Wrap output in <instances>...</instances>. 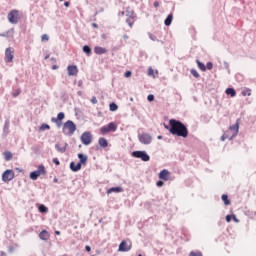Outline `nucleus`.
Masks as SVG:
<instances>
[{"label": "nucleus", "instance_id": "37", "mask_svg": "<svg viewBox=\"0 0 256 256\" xmlns=\"http://www.w3.org/2000/svg\"><path fill=\"white\" fill-rule=\"evenodd\" d=\"M190 73L193 77H195V79H199V77H201V75L199 74V72H197V70L195 68H192L190 70Z\"/></svg>", "mask_w": 256, "mask_h": 256}, {"label": "nucleus", "instance_id": "62", "mask_svg": "<svg viewBox=\"0 0 256 256\" xmlns=\"http://www.w3.org/2000/svg\"><path fill=\"white\" fill-rule=\"evenodd\" d=\"M92 27H93L94 29H99V24H97V23H92Z\"/></svg>", "mask_w": 256, "mask_h": 256}, {"label": "nucleus", "instance_id": "28", "mask_svg": "<svg viewBox=\"0 0 256 256\" xmlns=\"http://www.w3.org/2000/svg\"><path fill=\"white\" fill-rule=\"evenodd\" d=\"M60 99L63 101V103H67V101H69V94H67V91L62 90L60 92Z\"/></svg>", "mask_w": 256, "mask_h": 256}, {"label": "nucleus", "instance_id": "14", "mask_svg": "<svg viewBox=\"0 0 256 256\" xmlns=\"http://www.w3.org/2000/svg\"><path fill=\"white\" fill-rule=\"evenodd\" d=\"M77 157H78V163L82 167H85V165H87V162L89 161V156H87V154L85 153H78Z\"/></svg>", "mask_w": 256, "mask_h": 256}, {"label": "nucleus", "instance_id": "58", "mask_svg": "<svg viewBox=\"0 0 256 256\" xmlns=\"http://www.w3.org/2000/svg\"><path fill=\"white\" fill-rule=\"evenodd\" d=\"M241 93H242V96H243V97H247V95H248V96L251 95V92H249V93L247 94V92H246L245 90H243Z\"/></svg>", "mask_w": 256, "mask_h": 256}, {"label": "nucleus", "instance_id": "11", "mask_svg": "<svg viewBox=\"0 0 256 256\" xmlns=\"http://www.w3.org/2000/svg\"><path fill=\"white\" fill-rule=\"evenodd\" d=\"M109 147V141L105 137H100L98 139V145H96L95 151H99V149H107Z\"/></svg>", "mask_w": 256, "mask_h": 256}, {"label": "nucleus", "instance_id": "35", "mask_svg": "<svg viewBox=\"0 0 256 256\" xmlns=\"http://www.w3.org/2000/svg\"><path fill=\"white\" fill-rule=\"evenodd\" d=\"M101 135H107L108 133H111L108 126L104 125L100 128Z\"/></svg>", "mask_w": 256, "mask_h": 256}, {"label": "nucleus", "instance_id": "27", "mask_svg": "<svg viewBox=\"0 0 256 256\" xmlns=\"http://www.w3.org/2000/svg\"><path fill=\"white\" fill-rule=\"evenodd\" d=\"M221 200L223 201V203L226 207H229V205H231V199H229L228 194H222Z\"/></svg>", "mask_w": 256, "mask_h": 256}, {"label": "nucleus", "instance_id": "39", "mask_svg": "<svg viewBox=\"0 0 256 256\" xmlns=\"http://www.w3.org/2000/svg\"><path fill=\"white\" fill-rule=\"evenodd\" d=\"M19 95H21V88H17L12 92V97H14V99H16V97H18Z\"/></svg>", "mask_w": 256, "mask_h": 256}, {"label": "nucleus", "instance_id": "23", "mask_svg": "<svg viewBox=\"0 0 256 256\" xmlns=\"http://www.w3.org/2000/svg\"><path fill=\"white\" fill-rule=\"evenodd\" d=\"M11 123L9 122V119L5 120L4 126H3V137H7L9 134V127Z\"/></svg>", "mask_w": 256, "mask_h": 256}, {"label": "nucleus", "instance_id": "7", "mask_svg": "<svg viewBox=\"0 0 256 256\" xmlns=\"http://www.w3.org/2000/svg\"><path fill=\"white\" fill-rule=\"evenodd\" d=\"M80 141L82 145L88 147V145L93 143V134L90 131H85L80 136Z\"/></svg>", "mask_w": 256, "mask_h": 256}, {"label": "nucleus", "instance_id": "40", "mask_svg": "<svg viewBox=\"0 0 256 256\" xmlns=\"http://www.w3.org/2000/svg\"><path fill=\"white\" fill-rule=\"evenodd\" d=\"M127 17L128 19H135L137 16L135 15V11H127Z\"/></svg>", "mask_w": 256, "mask_h": 256}, {"label": "nucleus", "instance_id": "33", "mask_svg": "<svg viewBox=\"0 0 256 256\" xmlns=\"http://www.w3.org/2000/svg\"><path fill=\"white\" fill-rule=\"evenodd\" d=\"M118 109H119V105H117V103L110 102L109 111H111L112 113H115V111H117Z\"/></svg>", "mask_w": 256, "mask_h": 256}, {"label": "nucleus", "instance_id": "38", "mask_svg": "<svg viewBox=\"0 0 256 256\" xmlns=\"http://www.w3.org/2000/svg\"><path fill=\"white\" fill-rule=\"evenodd\" d=\"M63 119H65V112H59L57 114V117L55 118V120L57 121H63Z\"/></svg>", "mask_w": 256, "mask_h": 256}, {"label": "nucleus", "instance_id": "56", "mask_svg": "<svg viewBox=\"0 0 256 256\" xmlns=\"http://www.w3.org/2000/svg\"><path fill=\"white\" fill-rule=\"evenodd\" d=\"M85 252H86V253H91V246L86 245V246H85Z\"/></svg>", "mask_w": 256, "mask_h": 256}, {"label": "nucleus", "instance_id": "52", "mask_svg": "<svg viewBox=\"0 0 256 256\" xmlns=\"http://www.w3.org/2000/svg\"><path fill=\"white\" fill-rule=\"evenodd\" d=\"M148 75H149L150 77H154V76H155V70L150 67V68L148 69Z\"/></svg>", "mask_w": 256, "mask_h": 256}, {"label": "nucleus", "instance_id": "43", "mask_svg": "<svg viewBox=\"0 0 256 256\" xmlns=\"http://www.w3.org/2000/svg\"><path fill=\"white\" fill-rule=\"evenodd\" d=\"M126 23L129 27H133V25L135 24V21H133L132 18H127L126 19Z\"/></svg>", "mask_w": 256, "mask_h": 256}, {"label": "nucleus", "instance_id": "47", "mask_svg": "<svg viewBox=\"0 0 256 256\" xmlns=\"http://www.w3.org/2000/svg\"><path fill=\"white\" fill-rule=\"evenodd\" d=\"M41 41H42V43H45V42L49 41V35L43 34L41 36Z\"/></svg>", "mask_w": 256, "mask_h": 256}, {"label": "nucleus", "instance_id": "29", "mask_svg": "<svg viewBox=\"0 0 256 256\" xmlns=\"http://www.w3.org/2000/svg\"><path fill=\"white\" fill-rule=\"evenodd\" d=\"M244 215H246V217H249V219H255L256 211H253V210H250V209H246L244 211Z\"/></svg>", "mask_w": 256, "mask_h": 256}, {"label": "nucleus", "instance_id": "32", "mask_svg": "<svg viewBox=\"0 0 256 256\" xmlns=\"http://www.w3.org/2000/svg\"><path fill=\"white\" fill-rule=\"evenodd\" d=\"M230 131H234L237 135L239 134V119L236 120V123L230 126Z\"/></svg>", "mask_w": 256, "mask_h": 256}, {"label": "nucleus", "instance_id": "53", "mask_svg": "<svg viewBox=\"0 0 256 256\" xmlns=\"http://www.w3.org/2000/svg\"><path fill=\"white\" fill-rule=\"evenodd\" d=\"M232 221H234V223L240 222L239 218H237V215H235V214H232Z\"/></svg>", "mask_w": 256, "mask_h": 256}, {"label": "nucleus", "instance_id": "57", "mask_svg": "<svg viewBox=\"0 0 256 256\" xmlns=\"http://www.w3.org/2000/svg\"><path fill=\"white\" fill-rule=\"evenodd\" d=\"M236 135H237V133H233L231 136H228L229 141H233V139H235Z\"/></svg>", "mask_w": 256, "mask_h": 256}, {"label": "nucleus", "instance_id": "63", "mask_svg": "<svg viewBox=\"0 0 256 256\" xmlns=\"http://www.w3.org/2000/svg\"><path fill=\"white\" fill-rule=\"evenodd\" d=\"M153 6H154L155 8L159 7V1H154Z\"/></svg>", "mask_w": 256, "mask_h": 256}, {"label": "nucleus", "instance_id": "51", "mask_svg": "<svg viewBox=\"0 0 256 256\" xmlns=\"http://www.w3.org/2000/svg\"><path fill=\"white\" fill-rule=\"evenodd\" d=\"M52 163H54V165H56L57 167H59V165H61V161H59V158H53Z\"/></svg>", "mask_w": 256, "mask_h": 256}, {"label": "nucleus", "instance_id": "45", "mask_svg": "<svg viewBox=\"0 0 256 256\" xmlns=\"http://www.w3.org/2000/svg\"><path fill=\"white\" fill-rule=\"evenodd\" d=\"M232 219H233V214H228L225 216L226 223H231Z\"/></svg>", "mask_w": 256, "mask_h": 256}, {"label": "nucleus", "instance_id": "30", "mask_svg": "<svg viewBox=\"0 0 256 256\" xmlns=\"http://www.w3.org/2000/svg\"><path fill=\"white\" fill-rule=\"evenodd\" d=\"M13 33H15V28H11L4 33H0V37H13Z\"/></svg>", "mask_w": 256, "mask_h": 256}, {"label": "nucleus", "instance_id": "46", "mask_svg": "<svg viewBox=\"0 0 256 256\" xmlns=\"http://www.w3.org/2000/svg\"><path fill=\"white\" fill-rule=\"evenodd\" d=\"M235 79L238 83H241V81H243V75L238 73L235 75Z\"/></svg>", "mask_w": 256, "mask_h": 256}, {"label": "nucleus", "instance_id": "6", "mask_svg": "<svg viewBox=\"0 0 256 256\" xmlns=\"http://www.w3.org/2000/svg\"><path fill=\"white\" fill-rule=\"evenodd\" d=\"M8 22L11 23V25H17L19 23V10L12 9L9 11L7 15Z\"/></svg>", "mask_w": 256, "mask_h": 256}, {"label": "nucleus", "instance_id": "31", "mask_svg": "<svg viewBox=\"0 0 256 256\" xmlns=\"http://www.w3.org/2000/svg\"><path fill=\"white\" fill-rule=\"evenodd\" d=\"M196 65L198 67V69H200V71H202L203 73H205L206 71V67H205V63H203L201 60L196 59Z\"/></svg>", "mask_w": 256, "mask_h": 256}, {"label": "nucleus", "instance_id": "55", "mask_svg": "<svg viewBox=\"0 0 256 256\" xmlns=\"http://www.w3.org/2000/svg\"><path fill=\"white\" fill-rule=\"evenodd\" d=\"M90 101H91L92 105H97V97L92 96Z\"/></svg>", "mask_w": 256, "mask_h": 256}, {"label": "nucleus", "instance_id": "60", "mask_svg": "<svg viewBox=\"0 0 256 256\" xmlns=\"http://www.w3.org/2000/svg\"><path fill=\"white\" fill-rule=\"evenodd\" d=\"M224 68H226V69H227V71H228V73H229V63L224 62Z\"/></svg>", "mask_w": 256, "mask_h": 256}, {"label": "nucleus", "instance_id": "26", "mask_svg": "<svg viewBox=\"0 0 256 256\" xmlns=\"http://www.w3.org/2000/svg\"><path fill=\"white\" fill-rule=\"evenodd\" d=\"M106 126L108 127L110 133H115V131H117V123L115 122H109L108 124H106Z\"/></svg>", "mask_w": 256, "mask_h": 256}, {"label": "nucleus", "instance_id": "5", "mask_svg": "<svg viewBox=\"0 0 256 256\" xmlns=\"http://www.w3.org/2000/svg\"><path fill=\"white\" fill-rule=\"evenodd\" d=\"M133 249V242L131 239H123L118 246V253H129Z\"/></svg>", "mask_w": 256, "mask_h": 256}, {"label": "nucleus", "instance_id": "61", "mask_svg": "<svg viewBox=\"0 0 256 256\" xmlns=\"http://www.w3.org/2000/svg\"><path fill=\"white\" fill-rule=\"evenodd\" d=\"M78 87L83 88V80L78 81Z\"/></svg>", "mask_w": 256, "mask_h": 256}, {"label": "nucleus", "instance_id": "10", "mask_svg": "<svg viewBox=\"0 0 256 256\" xmlns=\"http://www.w3.org/2000/svg\"><path fill=\"white\" fill-rule=\"evenodd\" d=\"M4 59L5 63H13V59H15V50L11 47L6 48Z\"/></svg>", "mask_w": 256, "mask_h": 256}, {"label": "nucleus", "instance_id": "18", "mask_svg": "<svg viewBox=\"0 0 256 256\" xmlns=\"http://www.w3.org/2000/svg\"><path fill=\"white\" fill-rule=\"evenodd\" d=\"M94 53L95 55H105V53H107V48L101 47V46H95Z\"/></svg>", "mask_w": 256, "mask_h": 256}, {"label": "nucleus", "instance_id": "25", "mask_svg": "<svg viewBox=\"0 0 256 256\" xmlns=\"http://www.w3.org/2000/svg\"><path fill=\"white\" fill-rule=\"evenodd\" d=\"M4 161H11L13 159V152L5 150L3 152Z\"/></svg>", "mask_w": 256, "mask_h": 256}, {"label": "nucleus", "instance_id": "50", "mask_svg": "<svg viewBox=\"0 0 256 256\" xmlns=\"http://www.w3.org/2000/svg\"><path fill=\"white\" fill-rule=\"evenodd\" d=\"M147 101H149V103L155 101V95L149 94V95L147 96Z\"/></svg>", "mask_w": 256, "mask_h": 256}, {"label": "nucleus", "instance_id": "34", "mask_svg": "<svg viewBox=\"0 0 256 256\" xmlns=\"http://www.w3.org/2000/svg\"><path fill=\"white\" fill-rule=\"evenodd\" d=\"M49 129H51V126L47 123H42L39 126V131H49Z\"/></svg>", "mask_w": 256, "mask_h": 256}, {"label": "nucleus", "instance_id": "4", "mask_svg": "<svg viewBox=\"0 0 256 256\" xmlns=\"http://www.w3.org/2000/svg\"><path fill=\"white\" fill-rule=\"evenodd\" d=\"M131 157H134V159H141L144 163L151 161V156L145 150H134L131 153Z\"/></svg>", "mask_w": 256, "mask_h": 256}, {"label": "nucleus", "instance_id": "9", "mask_svg": "<svg viewBox=\"0 0 256 256\" xmlns=\"http://www.w3.org/2000/svg\"><path fill=\"white\" fill-rule=\"evenodd\" d=\"M13 179H15V171H13V169H6L2 173L3 183H9L10 181H13Z\"/></svg>", "mask_w": 256, "mask_h": 256}, {"label": "nucleus", "instance_id": "64", "mask_svg": "<svg viewBox=\"0 0 256 256\" xmlns=\"http://www.w3.org/2000/svg\"><path fill=\"white\" fill-rule=\"evenodd\" d=\"M53 183H60V182H59V178H57V177L55 176L54 179H53Z\"/></svg>", "mask_w": 256, "mask_h": 256}, {"label": "nucleus", "instance_id": "3", "mask_svg": "<svg viewBox=\"0 0 256 256\" xmlns=\"http://www.w3.org/2000/svg\"><path fill=\"white\" fill-rule=\"evenodd\" d=\"M41 175H47V168H45L43 164H39L36 170L29 173V179H31V181H37Z\"/></svg>", "mask_w": 256, "mask_h": 256}, {"label": "nucleus", "instance_id": "36", "mask_svg": "<svg viewBox=\"0 0 256 256\" xmlns=\"http://www.w3.org/2000/svg\"><path fill=\"white\" fill-rule=\"evenodd\" d=\"M51 122L56 124V127L60 129L63 126V120H55V117L51 118Z\"/></svg>", "mask_w": 256, "mask_h": 256}, {"label": "nucleus", "instance_id": "19", "mask_svg": "<svg viewBox=\"0 0 256 256\" xmlns=\"http://www.w3.org/2000/svg\"><path fill=\"white\" fill-rule=\"evenodd\" d=\"M82 51L85 53L86 57H91V55H93V48L87 44L82 47Z\"/></svg>", "mask_w": 256, "mask_h": 256}, {"label": "nucleus", "instance_id": "17", "mask_svg": "<svg viewBox=\"0 0 256 256\" xmlns=\"http://www.w3.org/2000/svg\"><path fill=\"white\" fill-rule=\"evenodd\" d=\"M36 207L42 215H47V213H49V208L45 204H36Z\"/></svg>", "mask_w": 256, "mask_h": 256}, {"label": "nucleus", "instance_id": "1", "mask_svg": "<svg viewBox=\"0 0 256 256\" xmlns=\"http://www.w3.org/2000/svg\"><path fill=\"white\" fill-rule=\"evenodd\" d=\"M164 128L167 129L171 135H174V137H182L183 139L189 137V129H187V125L181 120L172 118L169 120V125L164 123Z\"/></svg>", "mask_w": 256, "mask_h": 256}, {"label": "nucleus", "instance_id": "8", "mask_svg": "<svg viewBox=\"0 0 256 256\" xmlns=\"http://www.w3.org/2000/svg\"><path fill=\"white\" fill-rule=\"evenodd\" d=\"M138 141L142 145H151V143L153 142V137L151 136V134H149L147 132L139 133L138 134Z\"/></svg>", "mask_w": 256, "mask_h": 256}, {"label": "nucleus", "instance_id": "20", "mask_svg": "<svg viewBox=\"0 0 256 256\" xmlns=\"http://www.w3.org/2000/svg\"><path fill=\"white\" fill-rule=\"evenodd\" d=\"M225 94L229 95V97H237V90L233 87H228L225 90Z\"/></svg>", "mask_w": 256, "mask_h": 256}, {"label": "nucleus", "instance_id": "16", "mask_svg": "<svg viewBox=\"0 0 256 256\" xmlns=\"http://www.w3.org/2000/svg\"><path fill=\"white\" fill-rule=\"evenodd\" d=\"M107 195H111V193H123V188L121 186L110 187L106 191Z\"/></svg>", "mask_w": 256, "mask_h": 256}, {"label": "nucleus", "instance_id": "24", "mask_svg": "<svg viewBox=\"0 0 256 256\" xmlns=\"http://www.w3.org/2000/svg\"><path fill=\"white\" fill-rule=\"evenodd\" d=\"M171 23H173V13L168 14L164 20L165 27H171Z\"/></svg>", "mask_w": 256, "mask_h": 256}, {"label": "nucleus", "instance_id": "48", "mask_svg": "<svg viewBox=\"0 0 256 256\" xmlns=\"http://www.w3.org/2000/svg\"><path fill=\"white\" fill-rule=\"evenodd\" d=\"M133 75V72L131 70H127L126 72H124V77L126 79H129V77H131Z\"/></svg>", "mask_w": 256, "mask_h": 256}, {"label": "nucleus", "instance_id": "49", "mask_svg": "<svg viewBox=\"0 0 256 256\" xmlns=\"http://www.w3.org/2000/svg\"><path fill=\"white\" fill-rule=\"evenodd\" d=\"M163 185H165V180H161V179H160V180H158V181L156 182V186H157V187H160V188H161V187H163Z\"/></svg>", "mask_w": 256, "mask_h": 256}, {"label": "nucleus", "instance_id": "41", "mask_svg": "<svg viewBox=\"0 0 256 256\" xmlns=\"http://www.w3.org/2000/svg\"><path fill=\"white\" fill-rule=\"evenodd\" d=\"M189 256H203V252L201 251H191Z\"/></svg>", "mask_w": 256, "mask_h": 256}, {"label": "nucleus", "instance_id": "59", "mask_svg": "<svg viewBox=\"0 0 256 256\" xmlns=\"http://www.w3.org/2000/svg\"><path fill=\"white\" fill-rule=\"evenodd\" d=\"M64 7H71V2L65 1L64 2Z\"/></svg>", "mask_w": 256, "mask_h": 256}, {"label": "nucleus", "instance_id": "2", "mask_svg": "<svg viewBox=\"0 0 256 256\" xmlns=\"http://www.w3.org/2000/svg\"><path fill=\"white\" fill-rule=\"evenodd\" d=\"M77 131V124L73 120H67L62 127V133L66 135V137H72Z\"/></svg>", "mask_w": 256, "mask_h": 256}, {"label": "nucleus", "instance_id": "13", "mask_svg": "<svg viewBox=\"0 0 256 256\" xmlns=\"http://www.w3.org/2000/svg\"><path fill=\"white\" fill-rule=\"evenodd\" d=\"M68 77H75L79 73V68L75 64H70L67 66Z\"/></svg>", "mask_w": 256, "mask_h": 256}, {"label": "nucleus", "instance_id": "15", "mask_svg": "<svg viewBox=\"0 0 256 256\" xmlns=\"http://www.w3.org/2000/svg\"><path fill=\"white\" fill-rule=\"evenodd\" d=\"M83 166L80 165L79 162H75V161H71L69 164V168L70 171H72V173H79V171H81Z\"/></svg>", "mask_w": 256, "mask_h": 256}, {"label": "nucleus", "instance_id": "12", "mask_svg": "<svg viewBox=\"0 0 256 256\" xmlns=\"http://www.w3.org/2000/svg\"><path fill=\"white\" fill-rule=\"evenodd\" d=\"M158 179H161L162 181H171V172L167 169H162L158 173Z\"/></svg>", "mask_w": 256, "mask_h": 256}, {"label": "nucleus", "instance_id": "44", "mask_svg": "<svg viewBox=\"0 0 256 256\" xmlns=\"http://www.w3.org/2000/svg\"><path fill=\"white\" fill-rule=\"evenodd\" d=\"M148 37H149V39H151V41H159L158 39H157V36H155L153 33H151V32H148Z\"/></svg>", "mask_w": 256, "mask_h": 256}, {"label": "nucleus", "instance_id": "22", "mask_svg": "<svg viewBox=\"0 0 256 256\" xmlns=\"http://www.w3.org/2000/svg\"><path fill=\"white\" fill-rule=\"evenodd\" d=\"M67 147H69L68 143H65L63 147H61V144L56 143L55 144V149L59 152V153H65V151H67Z\"/></svg>", "mask_w": 256, "mask_h": 256}, {"label": "nucleus", "instance_id": "54", "mask_svg": "<svg viewBox=\"0 0 256 256\" xmlns=\"http://www.w3.org/2000/svg\"><path fill=\"white\" fill-rule=\"evenodd\" d=\"M226 139H229V135L227 133H224L221 138L220 141H225Z\"/></svg>", "mask_w": 256, "mask_h": 256}, {"label": "nucleus", "instance_id": "21", "mask_svg": "<svg viewBox=\"0 0 256 256\" xmlns=\"http://www.w3.org/2000/svg\"><path fill=\"white\" fill-rule=\"evenodd\" d=\"M39 239H41V241H47V239H49V231H47L46 229L40 231Z\"/></svg>", "mask_w": 256, "mask_h": 256}, {"label": "nucleus", "instance_id": "42", "mask_svg": "<svg viewBox=\"0 0 256 256\" xmlns=\"http://www.w3.org/2000/svg\"><path fill=\"white\" fill-rule=\"evenodd\" d=\"M205 67H206V71H211L213 69V62L208 61Z\"/></svg>", "mask_w": 256, "mask_h": 256}]
</instances>
